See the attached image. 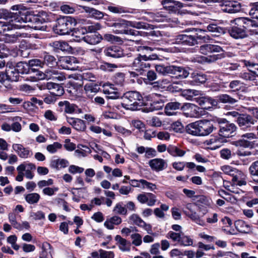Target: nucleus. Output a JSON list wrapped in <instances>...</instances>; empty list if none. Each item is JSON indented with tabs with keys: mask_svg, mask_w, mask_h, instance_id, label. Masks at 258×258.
Segmentation results:
<instances>
[{
	"mask_svg": "<svg viewBox=\"0 0 258 258\" xmlns=\"http://www.w3.org/2000/svg\"><path fill=\"white\" fill-rule=\"evenodd\" d=\"M23 16V15L21 16L20 12L19 11L12 16L8 22H0V34H5L10 30L24 28L25 26L21 25V23L30 21L34 22V25H32V27L35 30H45L46 26L43 25L46 22L44 18L40 16H33L32 18L29 16Z\"/></svg>",
	"mask_w": 258,
	"mask_h": 258,
	"instance_id": "f257e3e1",
	"label": "nucleus"
},
{
	"mask_svg": "<svg viewBox=\"0 0 258 258\" xmlns=\"http://www.w3.org/2000/svg\"><path fill=\"white\" fill-rule=\"evenodd\" d=\"M158 58V56L156 54L149 55L138 54L134 57L132 62L129 64V66L134 71L130 72L131 75L133 77L143 75L150 67V63L147 61L150 60H156Z\"/></svg>",
	"mask_w": 258,
	"mask_h": 258,
	"instance_id": "f03ea898",
	"label": "nucleus"
},
{
	"mask_svg": "<svg viewBox=\"0 0 258 258\" xmlns=\"http://www.w3.org/2000/svg\"><path fill=\"white\" fill-rule=\"evenodd\" d=\"M214 130L212 121L204 119L190 123L186 125V132L196 136H206L210 134Z\"/></svg>",
	"mask_w": 258,
	"mask_h": 258,
	"instance_id": "7ed1b4c3",
	"label": "nucleus"
},
{
	"mask_svg": "<svg viewBox=\"0 0 258 258\" xmlns=\"http://www.w3.org/2000/svg\"><path fill=\"white\" fill-rule=\"evenodd\" d=\"M77 22L70 16H62L57 19L53 26L54 32L59 35L69 34L74 29Z\"/></svg>",
	"mask_w": 258,
	"mask_h": 258,
	"instance_id": "20e7f679",
	"label": "nucleus"
},
{
	"mask_svg": "<svg viewBox=\"0 0 258 258\" xmlns=\"http://www.w3.org/2000/svg\"><path fill=\"white\" fill-rule=\"evenodd\" d=\"M143 97L137 91H130L125 93L123 96V102L122 106L128 110H136L143 105Z\"/></svg>",
	"mask_w": 258,
	"mask_h": 258,
	"instance_id": "39448f33",
	"label": "nucleus"
},
{
	"mask_svg": "<svg viewBox=\"0 0 258 258\" xmlns=\"http://www.w3.org/2000/svg\"><path fill=\"white\" fill-rule=\"evenodd\" d=\"M166 237L171 239V240L176 242L180 246H193L194 239L189 235H185L183 233H176L173 231H169L166 234Z\"/></svg>",
	"mask_w": 258,
	"mask_h": 258,
	"instance_id": "423d86ee",
	"label": "nucleus"
},
{
	"mask_svg": "<svg viewBox=\"0 0 258 258\" xmlns=\"http://www.w3.org/2000/svg\"><path fill=\"white\" fill-rule=\"evenodd\" d=\"M108 26L112 27L113 33L116 34H135L132 30H128V21L124 19L115 20L110 23Z\"/></svg>",
	"mask_w": 258,
	"mask_h": 258,
	"instance_id": "0eeeda50",
	"label": "nucleus"
},
{
	"mask_svg": "<svg viewBox=\"0 0 258 258\" xmlns=\"http://www.w3.org/2000/svg\"><path fill=\"white\" fill-rule=\"evenodd\" d=\"M201 108L197 105L190 103H184L181 104V110L182 114L186 117L198 118L202 115Z\"/></svg>",
	"mask_w": 258,
	"mask_h": 258,
	"instance_id": "6e6552de",
	"label": "nucleus"
},
{
	"mask_svg": "<svg viewBox=\"0 0 258 258\" xmlns=\"http://www.w3.org/2000/svg\"><path fill=\"white\" fill-rule=\"evenodd\" d=\"M80 21V22L83 24L89 25L78 28V29L73 34V35L76 37H80L78 35L80 33H81L82 34H84L87 32L92 33L99 30L101 28V26L99 23H92L90 22L89 20L85 19L81 20Z\"/></svg>",
	"mask_w": 258,
	"mask_h": 258,
	"instance_id": "1a4fd4ad",
	"label": "nucleus"
},
{
	"mask_svg": "<svg viewBox=\"0 0 258 258\" xmlns=\"http://www.w3.org/2000/svg\"><path fill=\"white\" fill-rule=\"evenodd\" d=\"M39 75V79H45L55 81H62L66 79L65 76L62 73L52 68L46 70L44 73H41Z\"/></svg>",
	"mask_w": 258,
	"mask_h": 258,
	"instance_id": "9d476101",
	"label": "nucleus"
},
{
	"mask_svg": "<svg viewBox=\"0 0 258 258\" xmlns=\"http://www.w3.org/2000/svg\"><path fill=\"white\" fill-rule=\"evenodd\" d=\"M219 127V135L223 138L232 137L237 129L234 123L228 122L220 123Z\"/></svg>",
	"mask_w": 258,
	"mask_h": 258,
	"instance_id": "9b49d317",
	"label": "nucleus"
},
{
	"mask_svg": "<svg viewBox=\"0 0 258 258\" xmlns=\"http://www.w3.org/2000/svg\"><path fill=\"white\" fill-rule=\"evenodd\" d=\"M236 121L240 128L243 130H249L256 122L252 116L247 114H241Z\"/></svg>",
	"mask_w": 258,
	"mask_h": 258,
	"instance_id": "f8f14e48",
	"label": "nucleus"
},
{
	"mask_svg": "<svg viewBox=\"0 0 258 258\" xmlns=\"http://www.w3.org/2000/svg\"><path fill=\"white\" fill-rule=\"evenodd\" d=\"M59 65L63 69L74 71L77 69L78 63L76 58L71 56L61 57L58 61Z\"/></svg>",
	"mask_w": 258,
	"mask_h": 258,
	"instance_id": "ddd939ff",
	"label": "nucleus"
},
{
	"mask_svg": "<svg viewBox=\"0 0 258 258\" xmlns=\"http://www.w3.org/2000/svg\"><path fill=\"white\" fill-rule=\"evenodd\" d=\"M137 200L141 204H146L148 206H153L156 202V196L151 192H144L138 195Z\"/></svg>",
	"mask_w": 258,
	"mask_h": 258,
	"instance_id": "4468645a",
	"label": "nucleus"
},
{
	"mask_svg": "<svg viewBox=\"0 0 258 258\" xmlns=\"http://www.w3.org/2000/svg\"><path fill=\"white\" fill-rule=\"evenodd\" d=\"M240 10V4L235 1H225L222 7V11L223 12L230 14L236 13Z\"/></svg>",
	"mask_w": 258,
	"mask_h": 258,
	"instance_id": "2eb2a0df",
	"label": "nucleus"
},
{
	"mask_svg": "<svg viewBox=\"0 0 258 258\" xmlns=\"http://www.w3.org/2000/svg\"><path fill=\"white\" fill-rule=\"evenodd\" d=\"M104 53L106 56L113 58H120L123 56L122 49L118 46H111L106 48L104 50Z\"/></svg>",
	"mask_w": 258,
	"mask_h": 258,
	"instance_id": "dca6fc26",
	"label": "nucleus"
},
{
	"mask_svg": "<svg viewBox=\"0 0 258 258\" xmlns=\"http://www.w3.org/2000/svg\"><path fill=\"white\" fill-rule=\"evenodd\" d=\"M175 41L176 43L189 46L197 44V39L195 35L180 34L176 37Z\"/></svg>",
	"mask_w": 258,
	"mask_h": 258,
	"instance_id": "f3484780",
	"label": "nucleus"
},
{
	"mask_svg": "<svg viewBox=\"0 0 258 258\" xmlns=\"http://www.w3.org/2000/svg\"><path fill=\"white\" fill-rule=\"evenodd\" d=\"M13 150L22 158L26 159L32 157L33 153L28 148H25L22 145L14 144L12 146Z\"/></svg>",
	"mask_w": 258,
	"mask_h": 258,
	"instance_id": "a211bd4d",
	"label": "nucleus"
},
{
	"mask_svg": "<svg viewBox=\"0 0 258 258\" xmlns=\"http://www.w3.org/2000/svg\"><path fill=\"white\" fill-rule=\"evenodd\" d=\"M130 219L136 225L143 228L148 234H153L151 225L147 224L138 215L133 214L130 216Z\"/></svg>",
	"mask_w": 258,
	"mask_h": 258,
	"instance_id": "6ab92c4d",
	"label": "nucleus"
},
{
	"mask_svg": "<svg viewBox=\"0 0 258 258\" xmlns=\"http://www.w3.org/2000/svg\"><path fill=\"white\" fill-rule=\"evenodd\" d=\"M223 51L221 47L214 44H207L200 46V52L204 55H212L215 52H220Z\"/></svg>",
	"mask_w": 258,
	"mask_h": 258,
	"instance_id": "aec40b11",
	"label": "nucleus"
},
{
	"mask_svg": "<svg viewBox=\"0 0 258 258\" xmlns=\"http://www.w3.org/2000/svg\"><path fill=\"white\" fill-rule=\"evenodd\" d=\"M149 165L153 170L157 172L162 171L167 167L166 161L161 158H155L150 160Z\"/></svg>",
	"mask_w": 258,
	"mask_h": 258,
	"instance_id": "412c9836",
	"label": "nucleus"
},
{
	"mask_svg": "<svg viewBox=\"0 0 258 258\" xmlns=\"http://www.w3.org/2000/svg\"><path fill=\"white\" fill-rule=\"evenodd\" d=\"M236 24L240 27H242L245 31H251V28L256 27V24L254 21L245 17L238 18L235 20Z\"/></svg>",
	"mask_w": 258,
	"mask_h": 258,
	"instance_id": "4be33fe9",
	"label": "nucleus"
},
{
	"mask_svg": "<svg viewBox=\"0 0 258 258\" xmlns=\"http://www.w3.org/2000/svg\"><path fill=\"white\" fill-rule=\"evenodd\" d=\"M58 105L61 107V110L65 113L72 114L75 112H81V109L74 104L70 103L68 101H60L58 103Z\"/></svg>",
	"mask_w": 258,
	"mask_h": 258,
	"instance_id": "5701e85b",
	"label": "nucleus"
},
{
	"mask_svg": "<svg viewBox=\"0 0 258 258\" xmlns=\"http://www.w3.org/2000/svg\"><path fill=\"white\" fill-rule=\"evenodd\" d=\"M223 57V55L222 54L210 55L208 57L201 55H197L192 57L191 58V61L192 62H198L200 63H203L206 62H211L221 59Z\"/></svg>",
	"mask_w": 258,
	"mask_h": 258,
	"instance_id": "b1692460",
	"label": "nucleus"
},
{
	"mask_svg": "<svg viewBox=\"0 0 258 258\" xmlns=\"http://www.w3.org/2000/svg\"><path fill=\"white\" fill-rule=\"evenodd\" d=\"M232 181L237 185H245L247 183L246 175L241 171L238 170L237 169L236 170H235V172H234L233 175H232Z\"/></svg>",
	"mask_w": 258,
	"mask_h": 258,
	"instance_id": "393cba45",
	"label": "nucleus"
},
{
	"mask_svg": "<svg viewBox=\"0 0 258 258\" xmlns=\"http://www.w3.org/2000/svg\"><path fill=\"white\" fill-rule=\"evenodd\" d=\"M67 122L77 131L83 132L86 128L85 121L81 119L67 117Z\"/></svg>",
	"mask_w": 258,
	"mask_h": 258,
	"instance_id": "a878e982",
	"label": "nucleus"
},
{
	"mask_svg": "<svg viewBox=\"0 0 258 258\" xmlns=\"http://www.w3.org/2000/svg\"><path fill=\"white\" fill-rule=\"evenodd\" d=\"M189 74L188 70L185 68L173 65L171 75L176 79L186 78Z\"/></svg>",
	"mask_w": 258,
	"mask_h": 258,
	"instance_id": "bb28decb",
	"label": "nucleus"
},
{
	"mask_svg": "<svg viewBox=\"0 0 258 258\" xmlns=\"http://www.w3.org/2000/svg\"><path fill=\"white\" fill-rule=\"evenodd\" d=\"M84 89L87 97L92 99L94 95L99 91V87L97 84L91 82L85 84Z\"/></svg>",
	"mask_w": 258,
	"mask_h": 258,
	"instance_id": "cd10ccee",
	"label": "nucleus"
},
{
	"mask_svg": "<svg viewBox=\"0 0 258 258\" xmlns=\"http://www.w3.org/2000/svg\"><path fill=\"white\" fill-rule=\"evenodd\" d=\"M46 87L50 90V93L56 97L60 96L64 93L63 88L58 84L49 82L47 83Z\"/></svg>",
	"mask_w": 258,
	"mask_h": 258,
	"instance_id": "c85d7f7f",
	"label": "nucleus"
},
{
	"mask_svg": "<svg viewBox=\"0 0 258 258\" xmlns=\"http://www.w3.org/2000/svg\"><path fill=\"white\" fill-rule=\"evenodd\" d=\"M181 104L178 102H170L166 104L164 111L167 115L170 116L176 114V110L180 109Z\"/></svg>",
	"mask_w": 258,
	"mask_h": 258,
	"instance_id": "c756f323",
	"label": "nucleus"
},
{
	"mask_svg": "<svg viewBox=\"0 0 258 258\" xmlns=\"http://www.w3.org/2000/svg\"><path fill=\"white\" fill-rule=\"evenodd\" d=\"M229 32L230 36L235 39L243 38L247 36L245 30L238 26L232 27L229 30Z\"/></svg>",
	"mask_w": 258,
	"mask_h": 258,
	"instance_id": "7c9ffc66",
	"label": "nucleus"
},
{
	"mask_svg": "<svg viewBox=\"0 0 258 258\" xmlns=\"http://www.w3.org/2000/svg\"><path fill=\"white\" fill-rule=\"evenodd\" d=\"M81 39L83 40L85 42L91 45L97 44L103 40L102 36L99 33L87 35L83 36Z\"/></svg>",
	"mask_w": 258,
	"mask_h": 258,
	"instance_id": "2f4dec72",
	"label": "nucleus"
},
{
	"mask_svg": "<svg viewBox=\"0 0 258 258\" xmlns=\"http://www.w3.org/2000/svg\"><path fill=\"white\" fill-rule=\"evenodd\" d=\"M115 240L119 249L122 251H129L131 248V243L125 239L117 235L115 237Z\"/></svg>",
	"mask_w": 258,
	"mask_h": 258,
	"instance_id": "473e14b6",
	"label": "nucleus"
},
{
	"mask_svg": "<svg viewBox=\"0 0 258 258\" xmlns=\"http://www.w3.org/2000/svg\"><path fill=\"white\" fill-rule=\"evenodd\" d=\"M49 46L52 47L53 50L56 52L59 51H67L70 48L69 44L63 41H55L49 43Z\"/></svg>",
	"mask_w": 258,
	"mask_h": 258,
	"instance_id": "72a5a7b5",
	"label": "nucleus"
},
{
	"mask_svg": "<svg viewBox=\"0 0 258 258\" xmlns=\"http://www.w3.org/2000/svg\"><path fill=\"white\" fill-rule=\"evenodd\" d=\"M83 9L86 13L90 15L91 17L95 19H101L103 18L105 15L103 12L89 7L83 6Z\"/></svg>",
	"mask_w": 258,
	"mask_h": 258,
	"instance_id": "f704fd0d",
	"label": "nucleus"
},
{
	"mask_svg": "<svg viewBox=\"0 0 258 258\" xmlns=\"http://www.w3.org/2000/svg\"><path fill=\"white\" fill-rule=\"evenodd\" d=\"M234 225L236 229L239 232L247 233L251 231L250 226L243 220H238L236 221Z\"/></svg>",
	"mask_w": 258,
	"mask_h": 258,
	"instance_id": "c9c22d12",
	"label": "nucleus"
},
{
	"mask_svg": "<svg viewBox=\"0 0 258 258\" xmlns=\"http://www.w3.org/2000/svg\"><path fill=\"white\" fill-rule=\"evenodd\" d=\"M148 15L150 18L152 19V21L157 22H163L168 21V17L163 12H159L156 13H148Z\"/></svg>",
	"mask_w": 258,
	"mask_h": 258,
	"instance_id": "e433bc0d",
	"label": "nucleus"
},
{
	"mask_svg": "<svg viewBox=\"0 0 258 258\" xmlns=\"http://www.w3.org/2000/svg\"><path fill=\"white\" fill-rule=\"evenodd\" d=\"M181 95L186 99L194 101L196 96L201 95V92L196 90L186 89L182 91Z\"/></svg>",
	"mask_w": 258,
	"mask_h": 258,
	"instance_id": "4c0bfd02",
	"label": "nucleus"
},
{
	"mask_svg": "<svg viewBox=\"0 0 258 258\" xmlns=\"http://www.w3.org/2000/svg\"><path fill=\"white\" fill-rule=\"evenodd\" d=\"M122 222L120 217L117 216H114L110 218L109 219L107 220L104 223V226L108 229H113L114 228V225H119Z\"/></svg>",
	"mask_w": 258,
	"mask_h": 258,
	"instance_id": "58836bf2",
	"label": "nucleus"
},
{
	"mask_svg": "<svg viewBox=\"0 0 258 258\" xmlns=\"http://www.w3.org/2000/svg\"><path fill=\"white\" fill-rule=\"evenodd\" d=\"M21 34L18 32H16L15 34L12 35L5 34L0 39L2 41H4L6 43H13L16 42L19 37H21Z\"/></svg>",
	"mask_w": 258,
	"mask_h": 258,
	"instance_id": "ea45409f",
	"label": "nucleus"
},
{
	"mask_svg": "<svg viewBox=\"0 0 258 258\" xmlns=\"http://www.w3.org/2000/svg\"><path fill=\"white\" fill-rule=\"evenodd\" d=\"M152 84L154 88L160 90H163L171 85V82L168 79H163L162 80L154 82Z\"/></svg>",
	"mask_w": 258,
	"mask_h": 258,
	"instance_id": "a19ab883",
	"label": "nucleus"
},
{
	"mask_svg": "<svg viewBox=\"0 0 258 258\" xmlns=\"http://www.w3.org/2000/svg\"><path fill=\"white\" fill-rule=\"evenodd\" d=\"M167 152L169 154L173 157H183L186 152L180 149L176 146L173 145H170L167 149Z\"/></svg>",
	"mask_w": 258,
	"mask_h": 258,
	"instance_id": "79ce46f5",
	"label": "nucleus"
},
{
	"mask_svg": "<svg viewBox=\"0 0 258 258\" xmlns=\"http://www.w3.org/2000/svg\"><path fill=\"white\" fill-rule=\"evenodd\" d=\"M173 65L165 66L163 64H157L155 66L156 71L163 76L171 75Z\"/></svg>",
	"mask_w": 258,
	"mask_h": 258,
	"instance_id": "37998d69",
	"label": "nucleus"
},
{
	"mask_svg": "<svg viewBox=\"0 0 258 258\" xmlns=\"http://www.w3.org/2000/svg\"><path fill=\"white\" fill-rule=\"evenodd\" d=\"M128 26L137 29L151 30L153 29V26L142 22L128 21Z\"/></svg>",
	"mask_w": 258,
	"mask_h": 258,
	"instance_id": "c03bdc74",
	"label": "nucleus"
},
{
	"mask_svg": "<svg viewBox=\"0 0 258 258\" xmlns=\"http://www.w3.org/2000/svg\"><path fill=\"white\" fill-rule=\"evenodd\" d=\"M25 200L27 203L31 205L36 204L40 199V196L36 192L30 193L24 196Z\"/></svg>",
	"mask_w": 258,
	"mask_h": 258,
	"instance_id": "a18cd8bd",
	"label": "nucleus"
},
{
	"mask_svg": "<svg viewBox=\"0 0 258 258\" xmlns=\"http://www.w3.org/2000/svg\"><path fill=\"white\" fill-rule=\"evenodd\" d=\"M256 73L249 70L248 72H241L239 77L243 80L246 81H252L256 85V82H254L256 78Z\"/></svg>",
	"mask_w": 258,
	"mask_h": 258,
	"instance_id": "49530a36",
	"label": "nucleus"
},
{
	"mask_svg": "<svg viewBox=\"0 0 258 258\" xmlns=\"http://www.w3.org/2000/svg\"><path fill=\"white\" fill-rule=\"evenodd\" d=\"M217 98L219 101L220 102L223 103H228L230 104H234L237 102L238 101V99H239L238 97H237V98L231 97L227 94H222L219 95Z\"/></svg>",
	"mask_w": 258,
	"mask_h": 258,
	"instance_id": "de8ad7c7",
	"label": "nucleus"
},
{
	"mask_svg": "<svg viewBox=\"0 0 258 258\" xmlns=\"http://www.w3.org/2000/svg\"><path fill=\"white\" fill-rule=\"evenodd\" d=\"M207 30L209 32L215 33V35H219L225 33V30L224 28L218 26L215 24H210L207 26Z\"/></svg>",
	"mask_w": 258,
	"mask_h": 258,
	"instance_id": "09e8293b",
	"label": "nucleus"
},
{
	"mask_svg": "<svg viewBox=\"0 0 258 258\" xmlns=\"http://www.w3.org/2000/svg\"><path fill=\"white\" fill-rule=\"evenodd\" d=\"M57 63L55 58L48 53L44 54L43 57V65L46 64L50 68H52Z\"/></svg>",
	"mask_w": 258,
	"mask_h": 258,
	"instance_id": "8fccbe9b",
	"label": "nucleus"
},
{
	"mask_svg": "<svg viewBox=\"0 0 258 258\" xmlns=\"http://www.w3.org/2000/svg\"><path fill=\"white\" fill-rule=\"evenodd\" d=\"M16 68L20 74H27L29 72L30 67L29 64L20 61L16 64Z\"/></svg>",
	"mask_w": 258,
	"mask_h": 258,
	"instance_id": "3c124183",
	"label": "nucleus"
},
{
	"mask_svg": "<svg viewBox=\"0 0 258 258\" xmlns=\"http://www.w3.org/2000/svg\"><path fill=\"white\" fill-rule=\"evenodd\" d=\"M7 75L8 76V80L12 82L19 81L20 80V76L17 69H13V70H6Z\"/></svg>",
	"mask_w": 258,
	"mask_h": 258,
	"instance_id": "603ef678",
	"label": "nucleus"
},
{
	"mask_svg": "<svg viewBox=\"0 0 258 258\" xmlns=\"http://www.w3.org/2000/svg\"><path fill=\"white\" fill-rule=\"evenodd\" d=\"M192 81L195 84L199 85L203 84L206 82L207 80L206 76L203 74L193 73L191 74Z\"/></svg>",
	"mask_w": 258,
	"mask_h": 258,
	"instance_id": "864d4df0",
	"label": "nucleus"
},
{
	"mask_svg": "<svg viewBox=\"0 0 258 258\" xmlns=\"http://www.w3.org/2000/svg\"><path fill=\"white\" fill-rule=\"evenodd\" d=\"M23 164L26 168V169L24 170V171L25 172V175L26 177L29 179H32L34 177V174L32 172V170H34L35 169V165L32 163Z\"/></svg>",
	"mask_w": 258,
	"mask_h": 258,
	"instance_id": "5fc2aeb1",
	"label": "nucleus"
},
{
	"mask_svg": "<svg viewBox=\"0 0 258 258\" xmlns=\"http://www.w3.org/2000/svg\"><path fill=\"white\" fill-rule=\"evenodd\" d=\"M104 93L106 95V97L110 99H116L120 97V94L114 89L110 88L109 89H105Z\"/></svg>",
	"mask_w": 258,
	"mask_h": 258,
	"instance_id": "6e6d98bb",
	"label": "nucleus"
},
{
	"mask_svg": "<svg viewBox=\"0 0 258 258\" xmlns=\"http://www.w3.org/2000/svg\"><path fill=\"white\" fill-rule=\"evenodd\" d=\"M187 216H188L192 221L195 222L197 224L204 226L205 225V222L203 220H201L198 215L195 211H191V213L189 212H185Z\"/></svg>",
	"mask_w": 258,
	"mask_h": 258,
	"instance_id": "4d7b16f0",
	"label": "nucleus"
},
{
	"mask_svg": "<svg viewBox=\"0 0 258 258\" xmlns=\"http://www.w3.org/2000/svg\"><path fill=\"white\" fill-rule=\"evenodd\" d=\"M234 145L236 147L251 148L253 146V143L247 140H244L241 137L240 139L234 142Z\"/></svg>",
	"mask_w": 258,
	"mask_h": 258,
	"instance_id": "13d9d810",
	"label": "nucleus"
},
{
	"mask_svg": "<svg viewBox=\"0 0 258 258\" xmlns=\"http://www.w3.org/2000/svg\"><path fill=\"white\" fill-rule=\"evenodd\" d=\"M8 218L10 222L15 228L18 230L22 229V226H21L20 223L17 222L16 220V216L15 214L13 213H9L8 215Z\"/></svg>",
	"mask_w": 258,
	"mask_h": 258,
	"instance_id": "bf43d9fd",
	"label": "nucleus"
},
{
	"mask_svg": "<svg viewBox=\"0 0 258 258\" xmlns=\"http://www.w3.org/2000/svg\"><path fill=\"white\" fill-rule=\"evenodd\" d=\"M249 171L251 176L256 177L254 180L258 182V160L252 163L249 168Z\"/></svg>",
	"mask_w": 258,
	"mask_h": 258,
	"instance_id": "052dcab7",
	"label": "nucleus"
},
{
	"mask_svg": "<svg viewBox=\"0 0 258 258\" xmlns=\"http://www.w3.org/2000/svg\"><path fill=\"white\" fill-rule=\"evenodd\" d=\"M22 118L19 116H16L13 118V121H15L14 123H13L11 125V130L15 132H19L21 131L22 129V126L21 124L18 122V121H21Z\"/></svg>",
	"mask_w": 258,
	"mask_h": 258,
	"instance_id": "680f3d73",
	"label": "nucleus"
},
{
	"mask_svg": "<svg viewBox=\"0 0 258 258\" xmlns=\"http://www.w3.org/2000/svg\"><path fill=\"white\" fill-rule=\"evenodd\" d=\"M62 148V145L58 142H54L46 147L47 151L51 154L56 153L58 150Z\"/></svg>",
	"mask_w": 258,
	"mask_h": 258,
	"instance_id": "e2e57ef3",
	"label": "nucleus"
},
{
	"mask_svg": "<svg viewBox=\"0 0 258 258\" xmlns=\"http://www.w3.org/2000/svg\"><path fill=\"white\" fill-rule=\"evenodd\" d=\"M131 238L132 239V244L136 246L141 245L142 243V236L138 233H133L131 235Z\"/></svg>",
	"mask_w": 258,
	"mask_h": 258,
	"instance_id": "0e129e2a",
	"label": "nucleus"
},
{
	"mask_svg": "<svg viewBox=\"0 0 258 258\" xmlns=\"http://www.w3.org/2000/svg\"><path fill=\"white\" fill-rule=\"evenodd\" d=\"M50 245L48 243H46L45 246L43 245L42 250L40 253V258H49L50 254Z\"/></svg>",
	"mask_w": 258,
	"mask_h": 258,
	"instance_id": "69168bd1",
	"label": "nucleus"
},
{
	"mask_svg": "<svg viewBox=\"0 0 258 258\" xmlns=\"http://www.w3.org/2000/svg\"><path fill=\"white\" fill-rule=\"evenodd\" d=\"M81 77L83 80L94 82L96 80V76L90 71L85 72L82 73Z\"/></svg>",
	"mask_w": 258,
	"mask_h": 258,
	"instance_id": "338daca9",
	"label": "nucleus"
},
{
	"mask_svg": "<svg viewBox=\"0 0 258 258\" xmlns=\"http://www.w3.org/2000/svg\"><path fill=\"white\" fill-rule=\"evenodd\" d=\"M249 14L253 19L258 20V2L253 3L251 5Z\"/></svg>",
	"mask_w": 258,
	"mask_h": 258,
	"instance_id": "774afa93",
	"label": "nucleus"
}]
</instances>
